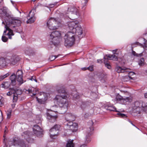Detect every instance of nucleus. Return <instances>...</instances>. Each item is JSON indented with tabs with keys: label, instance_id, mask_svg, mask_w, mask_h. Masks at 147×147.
<instances>
[{
	"label": "nucleus",
	"instance_id": "26",
	"mask_svg": "<svg viewBox=\"0 0 147 147\" xmlns=\"http://www.w3.org/2000/svg\"><path fill=\"white\" fill-rule=\"evenodd\" d=\"M105 109L107 110L111 111H115L117 112H118V111L116 110V108L113 106L111 105L107 104L105 106Z\"/></svg>",
	"mask_w": 147,
	"mask_h": 147
},
{
	"label": "nucleus",
	"instance_id": "41",
	"mask_svg": "<svg viewBox=\"0 0 147 147\" xmlns=\"http://www.w3.org/2000/svg\"><path fill=\"white\" fill-rule=\"evenodd\" d=\"M85 139V142L86 143H88L90 141V139L89 134L86 136Z\"/></svg>",
	"mask_w": 147,
	"mask_h": 147
},
{
	"label": "nucleus",
	"instance_id": "21",
	"mask_svg": "<svg viewBox=\"0 0 147 147\" xmlns=\"http://www.w3.org/2000/svg\"><path fill=\"white\" fill-rule=\"evenodd\" d=\"M65 119L67 121H73L75 118V116L70 113L66 114L65 115Z\"/></svg>",
	"mask_w": 147,
	"mask_h": 147
},
{
	"label": "nucleus",
	"instance_id": "39",
	"mask_svg": "<svg viewBox=\"0 0 147 147\" xmlns=\"http://www.w3.org/2000/svg\"><path fill=\"white\" fill-rule=\"evenodd\" d=\"M9 75V74L8 73H7L4 75H1L0 76V81H2L5 78L7 77Z\"/></svg>",
	"mask_w": 147,
	"mask_h": 147
},
{
	"label": "nucleus",
	"instance_id": "58",
	"mask_svg": "<svg viewBox=\"0 0 147 147\" xmlns=\"http://www.w3.org/2000/svg\"><path fill=\"white\" fill-rule=\"evenodd\" d=\"M136 44H137L138 45L142 46V44L139 42H137L136 43Z\"/></svg>",
	"mask_w": 147,
	"mask_h": 147
},
{
	"label": "nucleus",
	"instance_id": "15",
	"mask_svg": "<svg viewBox=\"0 0 147 147\" xmlns=\"http://www.w3.org/2000/svg\"><path fill=\"white\" fill-rule=\"evenodd\" d=\"M78 126V124L76 123L70 121L66 125V127L67 130H71L72 131H74L77 130Z\"/></svg>",
	"mask_w": 147,
	"mask_h": 147
},
{
	"label": "nucleus",
	"instance_id": "29",
	"mask_svg": "<svg viewBox=\"0 0 147 147\" xmlns=\"http://www.w3.org/2000/svg\"><path fill=\"white\" fill-rule=\"evenodd\" d=\"M33 17H34L32 16H30V17H29L28 16H27V19H28L27 21V24L32 23L34 21V19L33 18Z\"/></svg>",
	"mask_w": 147,
	"mask_h": 147
},
{
	"label": "nucleus",
	"instance_id": "7",
	"mask_svg": "<svg viewBox=\"0 0 147 147\" xmlns=\"http://www.w3.org/2000/svg\"><path fill=\"white\" fill-rule=\"evenodd\" d=\"M9 147L14 146L18 147H28L27 144L23 140H16L13 139L8 142Z\"/></svg>",
	"mask_w": 147,
	"mask_h": 147
},
{
	"label": "nucleus",
	"instance_id": "50",
	"mask_svg": "<svg viewBox=\"0 0 147 147\" xmlns=\"http://www.w3.org/2000/svg\"><path fill=\"white\" fill-rule=\"evenodd\" d=\"M37 126L36 125H34L33 128V131L34 134H35L37 133V129H36Z\"/></svg>",
	"mask_w": 147,
	"mask_h": 147
},
{
	"label": "nucleus",
	"instance_id": "10",
	"mask_svg": "<svg viewBox=\"0 0 147 147\" xmlns=\"http://www.w3.org/2000/svg\"><path fill=\"white\" fill-rule=\"evenodd\" d=\"M60 127V125H55L50 129V136L51 138L55 139L56 138Z\"/></svg>",
	"mask_w": 147,
	"mask_h": 147
},
{
	"label": "nucleus",
	"instance_id": "9",
	"mask_svg": "<svg viewBox=\"0 0 147 147\" xmlns=\"http://www.w3.org/2000/svg\"><path fill=\"white\" fill-rule=\"evenodd\" d=\"M11 19L8 20L5 23L8 24L11 28H14L16 26H19L21 25V21L20 20L17 19H14L11 16Z\"/></svg>",
	"mask_w": 147,
	"mask_h": 147
},
{
	"label": "nucleus",
	"instance_id": "47",
	"mask_svg": "<svg viewBox=\"0 0 147 147\" xmlns=\"http://www.w3.org/2000/svg\"><path fill=\"white\" fill-rule=\"evenodd\" d=\"M32 95L34 96L36 95V94L37 89L36 88H32Z\"/></svg>",
	"mask_w": 147,
	"mask_h": 147
},
{
	"label": "nucleus",
	"instance_id": "55",
	"mask_svg": "<svg viewBox=\"0 0 147 147\" xmlns=\"http://www.w3.org/2000/svg\"><path fill=\"white\" fill-rule=\"evenodd\" d=\"M53 107H55L56 108H57V106L56 105H55L54 106H53V107L51 108V111H53Z\"/></svg>",
	"mask_w": 147,
	"mask_h": 147
},
{
	"label": "nucleus",
	"instance_id": "37",
	"mask_svg": "<svg viewBox=\"0 0 147 147\" xmlns=\"http://www.w3.org/2000/svg\"><path fill=\"white\" fill-rule=\"evenodd\" d=\"M12 112V110L10 109L7 111V118L10 119L11 116V113Z\"/></svg>",
	"mask_w": 147,
	"mask_h": 147
},
{
	"label": "nucleus",
	"instance_id": "19",
	"mask_svg": "<svg viewBox=\"0 0 147 147\" xmlns=\"http://www.w3.org/2000/svg\"><path fill=\"white\" fill-rule=\"evenodd\" d=\"M6 58H9V64L12 65H15L17 63L19 60V59L18 57L16 56H7Z\"/></svg>",
	"mask_w": 147,
	"mask_h": 147
},
{
	"label": "nucleus",
	"instance_id": "56",
	"mask_svg": "<svg viewBox=\"0 0 147 147\" xmlns=\"http://www.w3.org/2000/svg\"><path fill=\"white\" fill-rule=\"evenodd\" d=\"M80 147H87L84 144H83L81 145Z\"/></svg>",
	"mask_w": 147,
	"mask_h": 147
},
{
	"label": "nucleus",
	"instance_id": "48",
	"mask_svg": "<svg viewBox=\"0 0 147 147\" xmlns=\"http://www.w3.org/2000/svg\"><path fill=\"white\" fill-rule=\"evenodd\" d=\"M132 54L136 56L137 57H140L141 56H142V54L141 53L139 54H137L136 53V52L135 51H132Z\"/></svg>",
	"mask_w": 147,
	"mask_h": 147
},
{
	"label": "nucleus",
	"instance_id": "20",
	"mask_svg": "<svg viewBox=\"0 0 147 147\" xmlns=\"http://www.w3.org/2000/svg\"><path fill=\"white\" fill-rule=\"evenodd\" d=\"M97 75V79L98 80L102 83H104L105 81L107 76L104 73H98Z\"/></svg>",
	"mask_w": 147,
	"mask_h": 147
},
{
	"label": "nucleus",
	"instance_id": "1",
	"mask_svg": "<svg viewBox=\"0 0 147 147\" xmlns=\"http://www.w3.org/2000/svg\"><path fill=\"white\" fill-rule=\"evenodd\" d=\"M57 91L59 94L56 96L55 100L61 109L63 110V112L61 113V114H63L67 109L68 103L67 100L69 98V95L63 89H58Z\"/></svg>",
	"mask_w": 147,
	"mask_h": 147
},
{
	"label": "nucleus",
	"instance_id": "16",
	"mask_svg": "<svg viewBox=\"0 0 147 147\" xmlns=\"http://www.w3.org/2000/svg\"><path fill=\"white\" fill-rule=\"evenodd\" d=\"M47 118L48 120L51 122H54L56 120L57 117V115H54L51 111H49L47 113Z\"/></svg>",
	"mask_w": 147,
	"mask_h": 147
},
{
	"label": "nucleus",
	"instance_id": "46",
	"mask_svg": "<svg viewBox=\"0 0 147 147\" xmlns=\"http://www.w3.org/2000/svg\"><path fill=\"white\" fill-rule=\"evenodd\" d=\"M117 114L120 117H127L124 114L121 113L119 112H118Z\"/></svg>",
	"mask_w": 147,
	"mask_h": 147
},
{
	"label": "nucleus",
	"instance_id": "28",
	"mask_svg": "<svg viewBox=\"0 0 147 147\" xmlns=\"http://www.w3.org/2000/svg\"><path fill=\"white\" fill-rule=\"evenodd\" d=\"M17 78V81L19 82V85H20L24 83L22 79L23 76H16Z\"/></svg>",
	"mask_w": 147,
	"mask_h": 147
},
{
	"label": "nucleus",
	"instance_id": "62",
	"mask_svg": "<svg viewBox=\"0 0 147 147\" xmlns=\"http://www.w3.org/2000/svg\"><path fill=\"white\" fill-rule=\"evenodd\" d=\"M129 121L134 126H135V125L132 123L131 121Z\"/></svg>",
	"mask_w": 147,
	"mask_h": 147
},
{
	"label": "nucleus",
	"instance_id": "60",
	"mask_svg": "<svg viewBox=\"0 0 147 147\" xmlns=\"http://www.w3.org/2000/svg\"><path fill=\"white\" fill-rule=\"evenodd\" d=\"M144 96L145 98H147V92L145 94Z\"/></svg>",
	"mask_w": 147,
	"mask_h": 147
},
{
	"label": "nucleus",
	"instance_id": "59",
	"mask_svg": "<svg viewBox=\"0 0 147 147\" xmlns=\"http://www.w3.org/2000/svg\"><path fill=\"white\" fill-rule=\"evenodd\" d=\"M82 69L83 70H87V69H88L87 68V67L86 68V67H84V68H83Z\"/></svg>",
	"mask_w": 147,
	"mask_h": 147
},
{
	"label": "nucleus",
	"instance_id": "35",
	"mask_svg": "<svg viewBox=\"0 0 147 147\" xmlns=\"http://www.w3.org/2000/svg\"><path fill=\"white\" fill-rule=\"evenodd\" d=\"M22 93V91L20 89H16L15 90V92L14 94L18 95H20Z\"/></svg>",
	"mask_w": 147,
	"mask_h": 147
},
{
	"label": "nucleus",
	"instance_id": "11",
	"mask_svg": "<svg viewBox=\"0 0 147 147\" xmlns=\"http://www.w3.org/2000/svg\"><path fill=\"white\" fill-rule=\"evenodd\" d=\"M7 8L5 7H3L0 9V14L2 16L4 17L5 23L8 21V20L11 19V15L7 13Z\"/></svg>",
	"mask_w": 147,
	"mask_h": 147
},
{
	"label": "nucleus",
	"instance_id": "64",
	"mask_svg": "<svg viewBox=\"0 0 147 147\" xmlns=\"http://www.w3.org/2000/svg\"><path fill=\"white\" fill-rule=\"evenodd\" d=\"M5 132L6 131V129H7V127H6V126L5 127Z\"/></svg>",
	"mask_w": 147,
	"mask_h": 147
},
{
	"label": "nucleus",
	"instance_id": "32",
	"mask_svg": "<svg viewBox=\"0 0 147 147\" xmlns=\"http://www.w3.org/2000/svg\"><path fill=\"white\" fill-rule=\"evenodd\" d=\"M76 11V9L74 8H69L68 9V11H69V15L72 13L75 14Z\"/></svg>",
	"mask_w": 147,
	"mask_h": 147
},
{
	"label": "nucleus",
	"instance_id": "23",
	"mask_svg": "<svg viewBox=\"0 0 147 147\" xmlns=\"http://www.w3.org/2000/svg\"><path fill=\"white\" fill-rule=\"evenodd\" d=\"M91 104V103L87 102H81L80 104V107L82 110H84Z\"/></svg>",
	"mask_w": 147,
	"mask_h": 147
},
{
	"label": "nucleus",
	"instance_id": "52",
	"mask_svg": "<svg viewBox=\"0 0 147 147\" xmlns=\"http://www.w3.org/2000/svg\"><path fill=\"white\" fill-rule=\"evenodd\" d=\"M88 69L90 71H92L93 70V67L92 66H89L88 67H87Z\"/></svg>",
	"mask_w": 147,
	"mask_h": 147
},
{
	"label": "nucleus",
	"instance_id": "61",
	"mask_svg": "<svg viewBox=\"0 0 147 147\" xmlns=\"http://www.w3.org/2000/svg\"><path fill=\"white\" fill-rule=\"evenodd\" d=\"M3 105V103L1 101V100H0V105Z\"/></svg>",
	"mask_w": 147,
	"mask_h": 147
},
{
	"label": "nucleus",
	"instance_id": "43",
	"mask_svg": "<svg viewBox=\"0 0 147 147\" xmlns=\"http://www.w3.org/2000/svg\"><path fill=\"white\" fill-rule=\"evenodd\" d=\"M74 94V95H73L72 94V95L73 96V97L74 99H78L79 98V96L78 94L76 92H75Z\"/></svg>",
	"mask_w": 147,
	"mask_h": 147
},
{
	"label": "nucleus",
	"instance_id": "4",
	"mask_svg": "<svg viewBox=\"0 0 147 147\" xmlns=\"http://www.w3.org/2000/svg\"><path fill=\"white\" fill-rule=\"evenodd\" d=\"M115 70L118 73H127L128 75L125 76L123 79V81H127L133 79V77H132L131 76L134 75V73L132 71H130V70L129 68L125 67H122L119 66H117L115 68Z\"/></svg>",
	"mask_w": 147,
	"mask_h": 147
},
{
	"label": "nucleus",
	"instance_id": "51",
	"mask_svg": "<svg viewBox=\"0 0 147 147\" xmlns=\"http://www.w3.org/2000/svg\"><path fill=\"white\" fill-rule=\"evenodd\" d=\"M32 88L31 89L29 88L28 90L26 89V92H28L29 94L32 93Z\"/></svg>",
	"mask_w": 147,
	"mask_h": 147
},
{
	"label": "nucleus",
	"instance_id": "30",
	"mask_svg": "<svg viewBox=\"0 0 147 147\" xmlns=\"http://www.w3.org/2000/svg\"><path fill=\"white\" fill-rule=\"evenodd\" d=\"M73 140H69L66 144V147H74V144L73 143Z\"/></svg>",
	"mask_w": 147,
	"mask_h": 147
},
{
	"label": "nucleus",
	"instance_id": "3",
	"mask_svg": "<svg viewBox=\"0 0 147 147\" xmlns=\"http://www.w3.org/2000/svg\"><path fill=\"white\" fill-rule=\"evenodd\" d=\"M62 35L60 32L55 31L49 32V38L51 42L56 46L58 45L61 41Z\"/></svg>",
	"mask_w": 147,
	"mask_h": 147
},
{
	"label": "nucleus",
	"instance_id": "34",
	"mask_svg": "<svg viewBox=\"0 0 147 147\" xmlns=\"http://www.w3.org/2000/svg\"><path fill=\"white\" fill-rule=\"evenodd\" d=\"M10 90V91L8 92L7 93V96H10L12 95L13 94H14V92H15V89L13 88H10L9 89Z\"/></svg>",
	"mask_w": 147,
	"mask_h": 147
},
{
	"label": "nucleus",
	"instance_id": "18",
	"mask_svg": "<svg viewBox=\"0 0 147 147\" xmlns=\"http://www.w3.org/2000/svg\"><path fill=\"white\" fill-rule=\"evenodd\" d=\"M9 58H0V66L4 67L7 66L10 62L9 60Z\"/></svg>",
	"mask_w": 147,
	"mask_h": 147
},
{
	"label": "nucleus",
	"instance_id": "14",
	"mask_svg": "<svg viewBox=\"0 0 147 147\" xmlns=\"http://www.w3.org/2000/svg\"><path fill=\"white\" fill-rule=\"evenodd\" d=\"M42 120L41 115H38L37 117V124H39V125H37V137L42 136L43 135V130L39 126L41 124Z\"/></svg>",
	"mask_w": 147,
	"mask_h": 147
},
{
	"label": "nucleus",
	"instance_id": "36",
	"mask_svg": "<svg viewBox=\"0 0 147 147\" xmlns=\"http://www.w3.org/2000/svg\"><path fill=\"white\" fill-rule=\"evenodd\" d=\"M144 59L143 58H142L138 61V64L140 66H143L144 64Z\"/></svg>",
	"mask_w": 147,
	"mask_h": 147
},
{
	"label": "nucleus",
	"instance_id": "54",
	"mask_svg": "<svg viewBox=\"0 0 147 147\" xmlns=\"http://www.w3.org/2000/svg\"><path fill=\"white\" fill-rule=\"evenodd\" d=\"M97 62L99 63H101L102 62V59H98L97 60Z\"/></svg>",
	"mask_w": 147,
	"mask_h": 147
},
{
	"label": "nucleus",
	"instance_id": "53",
	"mask_svg": "<svg viewBox=\"0 0 147 147\" xmlns=\"http://www.w3.org/2000/svg\"><path fill=\"white\" fill-rule=\"evenodd\" d=\"M31 80H34L35 82H37V80L36 79L35 77H32Z\"/></svg>",
	"mask_w": 147,
	"mask_h": 147
},
{
	"label": "nucleus",
	"instance_id": "22",
	"mask_svg": "<svg viewBox=\"0 0 147 147\" xmlns=\"http://www.w3.org/2000/svg\"><path fill=\"white\" fill-rule=\"evenodd\" d=\"M3 24H4L5 25V28L6 29V30H7L8 31V32L7 33V35L8 36H11L14 35L13 31L10 29L11 28L9 26L8 24L6 23H5L4 22H2Z\"/></svg>",
	"mask_w": 147,
	"mask_h": 147
},
{
	"label": "nucleus",
	"instance_id": "44",
	"mask_svg": "<svg viewBox=\"0 0 147 147\" xmlns=\"http://www.w3.org/2000/svg\"><path fill=\"white\" fill-rule=\"evenodd\" d=\"M23 73L22 71L20 70H18L16 73V76H23Z\"/></svg>",
	"mask_w": 147,
	"mask_h": 147
},
{
	"label": "nucleus",
	"instance_id": "25",
	"mask_svg": "<svg viewBox=\"0 0 147 147\" xmlns=\"http://www.w3.org/2000/svg\"><path fill=\"white\" fill-rule=\"evenodd\" d=\"M16 76L14 74H12L10 77V80L11 81V84L12 86H14L16 84Z\"/></svg>",
	"mask_w": 147,
	"mask_h": 147
},
{
	"label": "nucleus",
	"instance_id": "57",
	"mask_svg": "<svg viewBox=\"0 0 147 147\" xmlns=\"http://www.w3.org/2000/svg\"><path fill=\"white\" fill-rule=\"evenodd\" d=\"M15 105H16V104H13L11 105V107H12V108L13 109L14 108Z\"/></svg>",
	"mask_w": 147,
	"mask_h": 147
},
{
	"label": "nucleus",
	"instance_id": "2",
	"mask_svg": "<svg viewBox=\"0 0 147 147\" xmlns=\"http://www.w3.org/2000/svg\"><path fill=\"white\" fill-rule=\"evenodd\" d=\"M67 24L69 30L74 32L76 36H78L79 38L82 37L81 35L83 33V30L78 21H74L72 19L71 21L67 22Z\"/></svg>",
	"mask_w": 147,
	"mask_h": 147
},
{
	"label": "nucleus",
	"instance_id": "45",
	"mask_svg": "<svg viewBox=\"0 0 147 147\" xmlns=\"http://www.w3.org/2000/svg\"><path fill=\"white\" fill-rule=\"evenodd\" d=\"M18 100V95L15 94H14L13 96V102H16Z\"/></svg>",
	"mask_w": 147,
	"mask_h": 147
},
{
	"label": "nucleus",
	"instance_id": "17",
	"mask_svg": "<svg viewBox=\"0 0 147 147\" xmlns=\"http://www.w3.org/2000/svg\"><path fill=\"white\" fill-rule=\"evenodd\" d=\"M37 95H38V96H39L43 95L44 96V98H37V101L40 104H44L47 99V93L41 92L38 94H37Z\"/></svg>",
	"mask_w": 147,
	"mask_h": 147
},
{
	"label": "nucleus",
	"instance_id": "49",
	"mask_svg": "<svg viewBox=\"0 0 147 147\" xmlns=\"http://www.w3.org/2000/svg\"><path fill=\"white\" fill-rule=\"evenodd\" d=\"M8 39V38L7 37L4 36H2V40L3 42H6L7 41Z\"/></svg>",
	"mask_w": 147,
	"mask_h": 147
},
{
	"label": "nucleus",
	"instance_id": "40",
	"mask_svg": "<svg viewBox=\"0 0 147 147\" xmlns=\"http://www.w3.org/2000/svg\"><path fill=\"white\" fill-rule=\"evenodd\" d=\"M82 8L83 9L84 6H85L88 2V0H82Z\"/></svg>",
	"mask_w": 147,
	"mask_h": 147
},
{
	"label": "nucleus",
	"instance_id": "13",
	"mask_svg": "<svg viewBox=\"0 0 147 147\" xmlns=\"http://www.w3.org/2000/svg\"><path fill=\"white\" fill-rule=\"evenodd\" d=\"M142 101H137L134 103V106L133 107V111L134 113L139 114L142 110Z\"/></svg>",
	"mask_w": 147,
	"mask_h": 147
},
{
	"label": "nucleus",
	"instance_id": "8",
	"mask_svg": "<svg viewBox=\"0 0 147 147\" xmlns=\"http://www.w3.org/2000/svg\"><path fill=\"white\" fill-rule=\"evenodd\" d=\"M116 100L118 102L122 105H125L132 101V98L130 97H124L117 94L115 97Z\"/></svg>",
	"mask_w": 147,
	"mask_h": 147
},
{
	"label": "nucleus",
	"instance_id": "38",
	"mask_svg": "<svg viewBox=\"0 0 147 147\" xmlns=\"http://www.w3.org/2000/svg\"><path fill=\"white\" fill-rule=\"evenodd\" d=\"M59 55H58L57 56L51 55L49 57V60L50 61H53L55 59V58L58 57Z\"/></svg>",
	"mask_w": 147,
	"mask_h": 147
},
{
	"label": "nucleus",
	"instance_id": "24",
	"mask_svg": "<svg viewBox=\"0 0 147 147\" xmlns=\"http://www.w3.org/2000/svg\"><path fill=\"white\" fill-rule=\"evenodd\" d=\"M30 134L31 132L28 131H27L23 133L22 134V136L27 141H28V139L30 137Z\"/></svg>",
	"mask_w": 147,
	"mask_h": 147
},
{
	"label": "nucleus",
	"instance_id": "12",
	"mask_svg": "<svg viewBox=\"0 0 147 147\" xmlns=\"http://www.w3.org/2000/svg\"><path fill=\"white\" fill-rule=\"evenodd\" d=\"M117 49L113 50L112 52L113 53V55H106L104 56V59L107 61H108L109 59L115 61H117L118 55L119 53L117 52Z\"/></svg>",
	"mask_w": 147,
	"mask_h": 147
},
{
	"label": "nucleus",
	"instance_id": "5",
	"mask_svg": "<svg viewBox=\"0 0 147 147\" xmlns=\"http://www.w3.org/2000/svg\"><path fill=\"white\" fill-rule=\"evenodd\" d=\"M76 36L74 33L69 30L64 36L65 45V46H72L74 43Z\"/></svg>",
	"mask_w": 147,
	"mask_h": 147
},
{
	"label": "nucleus",
	"instance_id": "27",
	"mask_svg": "<svg viewBox=\"0 0 147 147\" xmlns=\"http://www.w3.org/2000/svg\"><path fill=\"white\" fill-rule=\"evenodd\" d=\"M10 83L8 82H3L1 85V87L5 89L8 88L10 86Z\"/></svg>",
	"mask_w": 147,
	"mask_h": 147
},
{
	"label": "nucleus",
	"instance_id": "33",
	"mask_svg": "<svg viewBox=\"0 0 147 147\" xmlns=\"http://www.w3.org/2000/svg\"><path fill=\"white\" fill-rule=\"evenodd\" d=\"M36 7H35L33 9H32V10L29 12V14L28 15V16L29 17H30V15H31V13L32 12V14L31 15V16H32L34 17V15L35 14L36 12Z\"/></svg>",
	"mask_w": 147,
	"mask_h": 147
},
{
	"label": "nucleus",
	"instance_id": "31",
	"mask_svg": "<svg viewBox=\"0 0 147 147\" xmlns=\"http://www.w3.org/2000/svg\"><path fill=\"white\" fill-rule=\"evenodd\" d=\"M143 110L146 113H147V103L144 102L143 103L142 110Z\"/></svg>",
	"mask_w": 147,
	"mask_h": 147
},
{
	"label": "nucleus",
	"instance_id": "42",
	"mask_svg": "<svg viewBox=\"0 0 147 147\" xmlns=\"http://www.w3.org/2000/svg\"><path fill=\"white\" fill-rule=\"evenodd\" d=\"M107 61L105 59L104 63L105 66L107 67L108 69H109L111 68V67L109 62H107Z\"/></svg>",
	"mask_w": 147,
	"mask_h": 147
},
{
	"label": "nucleus",
	"instance_id": "63",
	"mask_svg": "<svg viewBox=\"0 0 147 147\" xmlns=\"http://www.w3.org/2000/svg\"><path fill=\"white\" fill-rule=\"evenodd\" d=\"M7 31V30H5L4 31V32H3V34L4 35H5V33L6 32V31Z\"/></svg>",
	"mask_w": 147,
	"mask_h": 147
},
{
	"label": "nucleus",
	"instance_id": "6",
	"mask_svg": "<svg viewBox=\"0 0 147 147\" xmlns=\"http://www.w3.org/2000/svg\"><path fill=\"white\" fill-rule=\"evenodd\" d=\"M59 18H51L47 22V25L50 30L57 29L60 26V23L58 21Z\"/></svg>",
	"mask_w": 147,
	"mask_h": 147
}]
</instances>
